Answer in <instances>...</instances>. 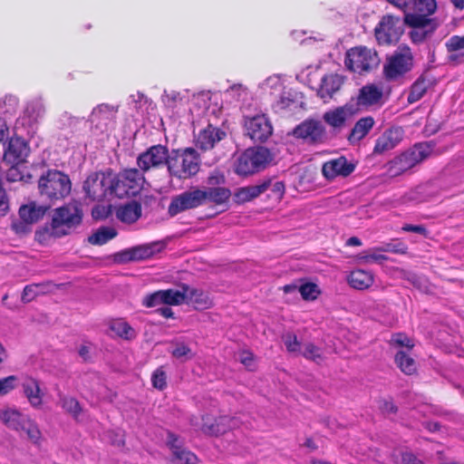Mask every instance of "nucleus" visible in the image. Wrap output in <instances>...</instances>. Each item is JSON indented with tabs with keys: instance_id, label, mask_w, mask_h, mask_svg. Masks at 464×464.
Wrapping results in <instances>:
<instances>
[{
	"instance_id": "nucleus-6",
	"label": "nucleus",
	"mask_w": 464,
	"mask_h": 464,
	"mask_svg": "<svg viewBox=\"0 0 464 464\" xmlns=\"http://www.w3.org/2000/svg\"><path fill=\"white\" fill-rule=\"evenodd\" d=\"M199 160L197 151L188 148L182 152L173 150L169 154L168 170L171 176L188 179L198 173Z\"/></svg>"
},
{
	"instance_id": "nucleus-12",
	"label": "nucleus",
	"mask_w": 464,
	"mask_h": 464,
	"mask_svg": "<svg viewBox=\"0 0 464 464\" xmlns=\"http://www.w3.org/2000/svg\"><path fill=\"white\" fill-rule=\"evenodd\" d=\"M405 17L384 15L374 29L379 44H391L399 41L404 32Z\"/></svg>"
},
{
	"instance_id": "nucleus-24",
	"label": "nucleus",
	"mask_w": 464,
	"mask_h": 464,
	"mask_svg": "<svg viewBox=\"0 0 464 464\" xmlns=\"http://www.w3.org/2000/svg\"><path fill=\"white\" fill-rule=\"evenodd\" d=\"M391 4L401 9H409L412 12H428L434 14L437 9L435 0H388Z\"/></svg>"
},
{
	"instance_id": "nucleus-56",
	"label": "nucleus",
	"mask_w": 464,
	"mask_h": 464,
	"mask_svg": "<svg viewBox=\"0 0 464 464\" xmlns=\"http://www.w3.org/2000/svg\"><path fill=\"white\" fill-rule=\"evenodd\" d=\"M9 210V200L5 189L3 187L2 175L0 174V215L4 216Z\"/></svg>"
},
{
	"instance_id": "nucleus-3",
	"label": "nucleus",
	"mask_w": 464,
	"mask_h": 464,
	"mask_svg": "<svg viewBox=\"0 0 464 464\" xmlns=\"http://www.w3.org/2000/svg\"><path fill=\"white\" fill-rule=\"evenodd\" d=\"M276 153L264 146H254L239 155L235 163V172L248 176L265 169L275 160Z\"/></svg>"
},
{
	"instance_id": "nucleus-48",
	"label": "nucleus",
	"mask_w": 464,
	"mask_h": 464,
	"mask_svg": "<svg viewBox=\"0 0 464 464\" xmlns=\"http://www.w3.org/2000/svg\"><path fill=\"white\" fill-rule=\"evenodd\" d=\"M298 293L304 300H314L316 298L317 285L314 283H305L299 286Z\"/></svg>"
},
{
	"instance_id": "nucleus-38",
	"label": "nucleus",
	"mask_w": 464,
	"mask_h": 464,
	"mask_svg": "<svg viewBox=\"0 0 464 464\" xmlns=\"http://www.w3.org/2000/svg\"><path fill=\"white\" fill-rule=\"evenodd\" d=\"M117 107L109 104H100L92 110L91 114V121H111L115 118Z\"/></svg>"
},
{
	"instance_id": "nucleus-44",
	"label": "nucleus",
	"mask_w": 464,
	"mask_h": 464,
	"mask_svg": "<svg viewBox=\"0 0 464 464\" xmlns=\"http://www.w3.org/2000/svg\"><path fill=\"white\" fill-rule=\"evenodd\" d=\"M173 460L182 464H197L198 462V457L190 450L183 448L178 453L172 454Z\"/></svg>"
},
{
	"instance_id": "nucleus-53",
	"label": "nucleus",
	"mask_w": 464,
	"mask_h": 464,
	"mask_svg": "<svg viewBox=\"0 0 464 464\" xmlns=\"http://www.w3.org/2000/svg\"><path fill=\"white\" fill-rule=\"evenodd\" d=\"M17 377L10 375L8 377L0 379V395H5L15 388V382Z\"/></svg>"
},
{
	"instance_id": "nucleus-42",
	"label": "nucleus",
	"mask_w": 464,
	"mask_h": 464,
	"mask_svg": "<svg viewBox=\"0 0 464 464\" xmlns=\"http://www.w3.org/2000/svg\"><path fill=\"white\" fill-rule=\"evenodd\" d=\"M170 353L173 357L183 362L192 359L194 356L192 350L183 342L175 343V347Z\"/></svg>"
},
{
	"instance_id": "nucleus-16",
	"label": "nucleus",
	"mask_w": 464,
	"mask_h": 464,
	"mask_svg": "<svg viewBox=\"0 0 464 464\" xmlns=\"http://www.w3.org/2000/svg\"><path fill=\"white\" fill-rule=\"evenodd\" d=\"M237 419L227 415L213 417L209 414L202 416L201 430L208 436H220L232 429L238 427Z\"/></svg>"
},
{
	"instance_id": "nucleus-43",
	"label": "nucleus",
	"mask_w": 464,
	"mask_h": 464,
	"mask_svg": "<svg viewBox=\"0 0 464 464\" xmlns=\"http://www.w3.org/2000/svg\"><path fill=\"white\" fill-rule=\"evenodd\" d=\"M60 404L64 411L73 417H77L82 411L79 401L73 397H60Z\"/></svg>"
},
{
	"instance_id": "nucleus-2",
	"label": "nucleus",
	"mask_w": 464,
	"mask_h": 464,
	"mask_svg": "<svg viewBox=\"0 0 464 464\" xmlns=\"http://www.w3.org/2000/svg\"><path fill=\"white\" fill-rule=\"evenodd\" d=\"M82 218L83 211L79 205L65 204L53 210L51 223L44 230L51 237L60 238L72 234L82 223Z\"/></svg>"
},
{
	"instance_id": "nucleus-37",
	"label": "nucleus",
	"mask_w": 464,
	"mask_h": 464,
	"mask_svg": "<svg viewBox=\"0 0 464 464\" xmlns=\"http://www.w3.org/2000/svg\"><path fill=\"white\" fill-rule=\"evenodd\" d=\"M394 361L397 367L407 375H411L417 371L415 360L404 351L397 352Z\"/></svg>"
},
{
	"instance_id": "nucleus-54",
	"label": "nucleus",
	"mask_w": 464,
	"mask_h": 464,
	"mask_svg": "<svg viewBox=\"0 0 464 464\" xmlns=\"http://www.w3.org/2000/svg\"><path fill=\"white\" fill-rule=\"evenodd\" d=\"M41 285L34 284V285H26L24 288L23 294H22V301L23 303L26 304L31 302L34 299V297L38 295V288H40Z\"/></svg>"
},
{
	"instance_id": "nucleus-59",
	"label": "nucleus",
	"mask_w": 464,
	"mask_h": 464,
	"mask_svg": "<svg viewBox=\"0 0 464 464\" xmlns=\"http://www.w3.org/2000/svg\"><path fill=\"white\" fill-rule=\"evenodd\" d=\"M360 259L362 261H363L364 263H378V264H382L383 261H386L388 259V257L382 254H378V253H372V254H368V255H364V256H362L360 257Z\"/></svg>"
},
{
	"instance_id": "nucleus-9",
	"label": "nucleus",
	"mask_w": 464,
	"mask_h": 464,
	"mask_svg": "<svg viewBox=\"0 0 464 464\" xmlns=\"http://www.w3.org/2000/svg\"><path fill=\"white\" fill-rule=\"evenodd\" d=\"M290 134L308 145L323 144L327 140L324 125L319 120L308 118L296 125Z\"/></svg>"
},
{
	"instance_id": "nucleus-28",
	"label": "nucleus",
	"mask_w": 464,
	"mask_h": 464,
	"mask_svg": "<svg viewBox=\"0 0 464 464\" xmlns=\"http://www.w3.org/2000/svg\"><path fill=\"white\" fill-rule=\"evenodd\" d=\"M141 205L136 200L120 206L116 209V217L123 223H135L141 216Z\"/></svg>"
},
{
	"instance_id": "nucleus-41",
	"label": "nucleus",
	"mask_w": 464,
	"mask_h": 464,
	"mask_svg": "<svg viewBox=\"0 0 464 464\" xmlns=\"http://www.w3.org/2000/svg\"><path fill=\"white\" fill-rule=\"evenodd\" d=\"M427 91V84L422 77H420L411 86L407 101L414 103L420 100Z\"/></svg>"
},
{
	"instance_id": "nucleus-22",
	"label": "nucleus",
	"mask_w": 464,
	"mask_h": 464,
	"mask_svg": "<svg viewBox=\"0 0 464 464\" xmlns=\"http://www.w3.org/2000/svg\"><path fill=\"white\" fill-rule=\"evenodd\" d=\"M225 136V131L208 124L205 129L199 131L196 145L202 150H211L214 148L215 144L224 139Z\"/></svg>"
},
{
	"instance_id": "nucleus-10",
	"label": "nucleus",
	"mask_w": 464,
	"mask_h": 464,
	"mask_svg": "<svg viewBox=\"0 0 464 464\" xmlns=\"http://www.w3.org/2000/svg\"><path fill=\"white\" fill-rule=\"evenodd\" d=\"M413 67V56L410 49L404 52H394L386 58L383 65V76L388 82L403 77Z\"/></svg>"
},
{
	"instance_id": "nucleus-4",
	"label": "nucleus",
	"mask_w": 464,
	"mask_h": 464,
	"mask_svg": "<svg viewBox=\"0 0 464 464\" xmlns=\"http://www.w3.org/2000/svg\"><path fill=\"white\" fill-rule=\"evenodd\" d=\"M41 197L47 199L59 200L67 197L72 189L69 176L57 169H48L38 179Z\"/></svg>"
},
{
	"instance_id": "nucleus-34",
	"label": "nucleus",
	"mask_w": 464,
	"mask_h": 464,
	"mask_svg": "<svg viewBox=\"0 0 464 464\" xmlns=\"http://www.w3.org/2000/svg\"><path fill=\"white\" fill-rule=\"evenodd\" d=\"M110 330L113 332L118 337L130 341L136 338L137 333L129 323L123 319L113 320L109 326Z\"/></svg>"
},
{
	"instance_id": "nucleus-17",
	"label": "nucleus",
	"mask_w": 464,
	"mask_h": 464,
	"mask_svg": "<svg viewBox=\"0 0 464 464\" xmlns=\"http://www.w3.org/2000/svg\"><path fill=\"white\" fill-rule=\"evenodd\" d=\"M353 104H345L327 111L323 114L324 121L333 129L334 134L339 133L346 126L348 121L355 113Z\"/></svg>"
},
{
	"instance_id": "nucleus-50",
	"label": "nucleus",
	"mask_w": 464,
	"mask_h": 464,
	"mask_svg": "<svg viewBox=\"0 0 464 464\" xmlns=\"http://www.w3.org/2000/svg\"><path fill=\"white\" fill-rule=\"evenodd\" d=\"M167 446L171 450L172 454L178 453V451L183 449V441L179 436L173 432L169 431L167 434Z\"/></svg>"
},
{
	"instance_id": "nucleus-15",
	"label": "nucleus",
	"mask_w": 464,
	"mask_h": 464,
	"mask_svg": "<svg viewBox=\"0 0 464 464\" xmlns=\"http://www.w3.org/2000/svg\"><path fill=\"white\" fill-rule=\"evenodd\" d=\"M246 135L254 142H265L273 133V127L265 115L246 117L244 121Z\"/></svg>"
},
{
	"instance_id": "nucleus-60",
	"label": "nucleus",
	"mask_w": 464,
	"mask_h": 464,
	"mask_svg": "<svg viewBox=\"0 0 464 464\" xmlns=\"http://www.w3.org/2000/svg\"><path fill=\"white\" fill-rule=\"evenodd\" d=\"M379 407L382 413L395 414L398 411V407L393 403L392 400H381Z\"/></svg>"
},
{
	"instance_id": "nucleus-46",
	"label": "nucleus",
	"mask_w": 464,
	"mask_h": 464,
	"mask_svg": "<svg viewBox=\"0 0 464 464\" xmlns=\"http://www.w3.org/2000/svg\"><path fill=\"white\" fill-rule=\"evenodd\" d=\"M390 344L398 347H406L409 350L412 349L414 343L405 334L396 333L392 335Z\"/></svg>"
},
{
	"instance_id": "nucleus-36",
	"label": "nucleus",
	"mask_w": 464,
	"mask_h": 464,
	"mask_svg": "<svg viewBox=\"0 0 464 464\" xmlns=\"http://www.w3.org/2000/svg\"><path fill=\"white\" fill-rule=\"evenodd\" d=\"M117 236L115 228L111 227H101L88 237V242L93 246H102Z\"/></svg>"
},
{
	"instance_id": "nucleus-21",
	"label": "nucleus",
	"mask_w": 464,
	"mask_h": 464,
	"mask_svg": "<svg viewBox=\"0 0 464 464\" xmlns=\"http://www.w3.org/2000/svg\"><path fill=\"white\" fill-rule=\"evenodd\" d=\"M270 185L271 179H266L259 184L239 188L235 191L233 199L237 205L251 201L266 191Z\"/></svg>"
},
{
	"instance_id": "nucleus-19",
	"label": "nucleus",
	"mask_w": 464,
	"mask_h": 464,
	"mask_svg": "<svg viewBox=\"0 0 464 464\" xmlns=\"http://www.w3.org/2000/svg\"><path fill=\"white\" fill-rule=\"evenodd\" d=\"M355 164L347 160L344 156L324 163L322 173L326 179L331 180L338 176L348 177L355 169Z\"/></svg>"
},
{
	"instance_id": "nucleus-8",
	"label": "nucleus",
	"mask_w": 464,
	"mask_h": 464,
	"mask_svg": "<svg viewBox=\"0 0 464 464\" xmlns=\"http://www.w3.org/2000/svg\"><path fill=\"white\" fill-rule=\"evenodd\" d=\"M109 169L91 173L83 182L85 198L92 202L111 201Z\"/></svg>"
},
{
	"instance_id": "nucleus-40",
	"label": "nucleus",
	"mask_w": 464,
	"mask_h": 464,
	"mask_svg": "<svg viewBox=\"0 0 464 464\" xmlns=\"http://www.w3.org/2000/svg\"><path fill=\"white\" fill-rule=\"evenodd\" d=\"M162 298L164 304L167 305H179L184 303L185 295L184 289L175 290V289H167L161 290Z\"/></svg>"
},
{
	"instance_id": "nucleus-57",
	"label": "nucleus",
	"mask_w": 464,
	"mask_h": 464,
	"mask_svg": "<svg viewBox=\"0 0 464 464\" xmlns=\"http://www.w3.org/2000/svg\"><path fill=\"white\" fill-rule=\"evenodd\" d=\"M207 182L209 185L208 188L221 187L225 184L226 179L219 171H214L208 176Z\"/></svg>"
},
{
	"instance_id": "nucleus-13",
	"label": "nucleus",
	"mask_w": 464,
	"mask_h": 464,
	"mask_svg": "<svg viewBox=\"0 0 464 464\" xmlns=\"http://www.w3.org/2000/svg\"><path fill=\"white\" fill-rule=\"evenodd\" d=\"M205 194L201 193V188L194 187L182 193L174 196L168 208V214L175 217L178 214L196 208L204 205Z\"/></svg>"
},
{
	"instance_id": "nucleus-20",
	"label": "nucleus",
	"mask_w": 464,
	"mask_h": 464,
	"mask_svg": "<svg viewBox=\"0 0 464 464\" xmlns=\"http://www.w3.org/2000/svg\"><path fill=\"white\" fill-rule=\"evenodd\" d=\"M430 14L428 12L406 13L405 23L410 27H420L423 31H427V35L430 37L440 24L437 18L429 17Z\"/></svg>"
},
{
	"instance_id": "nucleus-18",
	"label": "nucleus",
	"mask_w": 464,
	"mask_h": 464,
	"mask_svg": "<svg viewBox=\"0 0 464 464\" xmlns=\"http://www.w3.org/2000/svg\"><path fill=\"white\" fill-rule=\"evenodd\" d=\"M404 130L401 127H391L384 130L376 140L374 154H383L394 149L403 139Z\"/></svg>"
},
{
	"instance_id": "nucleus-47",
	"label": "nucleus",
	"mask_w": 464,
	"mask_h": 464,
	"mask_svg": "<svg viewBox=\"0 0 464 464\" xmlns=\"http://www.w3.org/2000/svg\"><path fill=\"white\" fill-rule=\"evenodd\" d=\"M302 354L306 359L319 362L322 360L321 349L314 343H305L303 347Z\"/></svg>"
},
{
	"instance_id": "nucleus-58",
	"label": "nucleus",
	"mask_w": 464,
	"mask_h": 464,
	"mask_svg": "<svg viewBox=\"0 0 464 464\" xmlns=\"http://www.w3.org/2000/svg\"><path fill=\"white\" fill-rule=\"evenodd\" d=\"M412 30L410 32V37L415 44H420L430 38L427 35V31H423L420 27H411Z\"/></svg>"
},
{
	"instance_id": "nucleus-61",
	"label": "nucleus",
	"mask_w": 464,
	"mask_h": 464,
	"mask_svg": "<svg viewBox=\"0 0 464 464\" xmlns=\"http://www.w3.org/2000/svg\"><path fill=\"white\" fill-rule=\"evenodd\" d=\"M115 260L119 263H128L134 261L131 248L122 250L115 255Z\"/></svg>"
},
{
	"instance_id": "nucleus-32",
	"label": "nucleus",
	"mask_w": 464,
	"mask_h": 464,
	"mask_svg": "<svg viewBox=\"0 0 464 464\" xmlns=\"http://www.w3.org/2000/svg\"><path fill=\"white\" fill-rule=\"evenodd\" d=\"M22 386L30 404L33 407L40 406L43 401V393L41 392L38 381L34 378H28L23 382Z\"/></svg>"
},
{
	"instance_id": "nucleus-31",
	"label": "nucleus",
	"mask_w": 464,
	"mask_h": 464,
	"mask_svg": "<svg viewBox=\"0 0 464 464\" xmlns=\"http://www.w3.org/2000/svg\"><path fill=\"white\" fill-rule=\"evenodd\" d=\"M348 283L354 289L364 290L373 284V275L362 269L353 270L348 276Z\"/></svg>"
},
{
	"instance_id": "nucleus-7",
	"label": "nucleus",
	"mask_w": 464,
	"mask_h": 464,
	"mask_svg": "<svg viewBox=\"0 0 464 464\" xmlns=\"http://www.w3.org/2000/svg\"><path fill=\"white\" fill-rule=\"evenodd\" d=\"M380 58L374 49L366 46H356L346 52L344 64L353 72H369L380 64Z\"/></svg>"
},
{
	"instance_id": "nucleus-55",
	"label": "nucleus",
	"mask_w": 464,
	"mask_h": 464,
	"mask_svg": "<svg viewBox=\"0 0 464 464\" xmlns=\"http://www.w3.org/2000/svg\"><path fill=\"white\" fill-rule=\"evenodd\" d=\"M284 343L289 352H297L301 349V343L295 334H288L284 337Z\"/></svg>"
},
{
	"instance_id": "nucleus-33",
	"label": "nucleus",
	"mask_w": 464,
	"mask_h": 464,
	"mask_svg": "<svg viewBox=\"0 0 464 464\" xmlns=\"http://www.w3.org/2000/svg\"><path fill=\"white\" fill-rule=\"evenodd\" d=\"M374 124V121L372 117H364L360 119L353 128L351 130L348 135V140L350 143L353 144L362 138H364L370 130L372 128Z\"/></svg>"
},
{
	"instance_id": "nucleus-35",
	"label": "nucleus",
	"mask_w": 464,
	"mask_h": 464,
	"mask_svg": "<svg viewBox=\"0 0 464 464\" xmlns=\"http://www.w3.org/2000/svg\"><path fill=\"white\" fill-rule=\"evenodd\" d=\"M163 248V246L159 242L150 244L140 245L131 247L134 261H140L151 257L156 253H159Z\"/></svg>"
},
{
	"instance_id": "nucleus-14",
	"label": "nucleus",
	"mask_w": 464,
	"mask_h": 464,
	"mask_svg": "<svg viewBox=\"0 0 464 464\" xmlns=\"http://www.w3.org/2000/svg\"><path fill=\"white\" fill-rule=\"evenodd\" d=\"M169 154L166 146L159 144L150 147L137 158L139 170L144 173L151 168H159L164 165L168 167Z\"/></svg>"
},
{
	"instance_id": "nucleus-25",
	"label": "nucleus",
	"mask_w": 464,
	"mask_h": 464,
	"mask_svg": "<svg viewBox=\"0 0 464 464\" xmlns=\"http://www.w3.org/2000/svg\"><path fill=\"white\" fill-rule=\"evenodd\" d=\"M343 83V78L338 74L324 75L321 80L317 95L322 99H331Z\"/></svg>"
},
{
	"instance_id": "nucleus-39",
	"label": "nucleus",
	"mask_w": 464,
	"mask_h": 464,
	"mask_svg": "<svg viewBox=\"0 0 464 464\" xmlns=\"http://www.w3.org/2000/svg\"><path fill=\"white\" fill-rule=\"evenodd\" d=\"M45 112L44 102L41 99H35L27 103L24 114L29 118L30 122H35L42 118Z\"/></svg>"
},
{
	"instance_id": "nucleus-49",
	"label": "nucleus",
	"mask_w": 464,
	"mask_h": 464,
	"mask_svg": "<svg viewBox=\"0 0 464 464\" xmlns=\"http://www.w3.org/2000/svg\"><path fill=\"white\" fill-rule=\"evenodd\" d=\"M161 295H162L161 290H159L152 294L147 295L142 300V304L145 307H156L160 304H164L163 298H162Z\"/></svg>"
},
{
	"instance_id": "nucleus-30",
	"label": "nucleus",
	"mask_w": 464,
	"mask_h": 464,
	"mask_svg": "<svg viewBox=\"0 0 464 464\" xmlns=\"http://www.w3.org/2000/svg\"><path fill=\"white\" fill-rule=\"evenodd\" d=\"M205 194L204 204L211 202L216 205H222L228 201L231 197V190L225 187L205 188L201 189Z\"/></svg>"
},
{
	"instance_id": "nucleus-63",
	"label": "nucleus",
	"mask_w": 464,
	"mask_h": 464,
	"mask_svg": "<svg viewBox=\"0 0 464 464\" xmlns=\"http://www.w3.org/2000/svg\"><path fill=\"white\" fill-rule=\"evenodd\" d=\"M406 279L418 289H422V287L424 286V279L414 273H408L406 276Z\"/></svg>"
},
{
	"instance_id": "nucleus-23",
	"label": "nucleus",
	"mask_w": 464,
	"mask_h": 464,
	"mask_svg": "<svg viewBox=\"0 0 464 464\" xmlns=\"http://www.w3.org/2000/svg\"><path fill=\"white\" fill-rule=\"evenodd\" d=\"M181 288L184 289V303L192 304L197 310H204L212 306L211 298L203 290L192 288L186 284H183Z\"/></svg>"
},
{
	"instance_id": "nucleus-45",
	"label": "nucleus",
	"mask_w": 464,
	"mask_h": 464,
	"mask_svg": "<svg viewBox=\"0 0 464 464\" xmlns=\"http://www.w3.org/2000/svg\"><path fill=\"white\" fill-rule=\"evenodd\" d=\"M161 100L167 108L173 110L181 102L182 98L180 93L177 91H164Z\"/></svg>"
},
{
	"instance_id": "nucleus-51",
	"label": "nucleus",
	"mask_w": 464,
	"mask_h": 464,
	"mask_svg": "<svg viewBox=\"0 0 464 464\" xmlns=\"http://www.w3.org/2000/svg\"><path fill=\"white\" fill-rule=\"evenodd\" d=\"M449 53L459 52L464 49V35H453L446 43Z\"/></svg>"
},
{
	"instance_id": "nucleus-1",
	"label": "nucleus",
	"mask_w": 464,
	"mask_h": 464,
	"mask_svg": "<svg viewBox=\"0 0 464 464\" xmlns=\"http://www.w3.org/2000/svg\"><path fill=\"white\" fill-rule=\"evenodd\" d=\"M109 173L111 199L136 197L143 188L145 178L139 169H124L119 172L109 169Z\"/></svg>"
},
{
	"instance_id": "nucleus-26",
	"label": "nucleus",
	"mask_w": 464,
	"mask_h": 464,
	"mask_svg": "<svg viewBox=\"0 0 464 464\" xmlns=\"http://www.w3.org/2000/svg\"><path fill=\"white\" fill-rule=\"evenodd\" d=\"M49 208L50 206L37 205L35 202H31L20 208L19 216L25 223L33 224L42 219Z\"/></svg>"
},
{
	"instance_id": "nucleus-52",
	"label": "nucleus",
	"mask_w": 464,
	"mask_h": 464,
	"mask_svg": "<svg viewBox=\"0 0 464 464\" xmlns=\"http://www.w3.org/2000/svg\"><path fill=\"white\" fill-rule=\"evenodd\" d=\"M165 372L161 369H157L151 376L153 387L160 391L164 390L167 386Z\"/></svg>"
},
{
	"instance_id": "nucleus-64",
	"label": "nucleus",
	"mask_w": 464,
	"mask_h": 464,
	"mask_svg": "<svg viewBox=\"0 0 464 464\" xmlns=\"http://www.w3.org/2000/svg\"><path fill=\"white\" fill-rule=\"evenodd\" d=\"M401 460L403 464H423V462L411 452L402 453Z\"/></svg>"
},
{
	"instance_id": "nucleus-62",
	"label": "nucleus",
	"mask_w": 464,
	"mask_h": 464,
	"mask_svg": "<svg viewBox=\"0 0 464 464\" xmlns=\"http://www.w3.org/2000/svg\"><path fill=\"white\" fill-rule=\"evenodd\" d=\"M271 188V191L273 192L274 196L276 197L278 199H281L282 197L285 194V184L282 181H276L274 183L271 182V185L269 186Z\"/></svg>"
},
{
	"instance_id": "nucleus-27",
	"label": "nucleus",
	"mask_w": 464,
	"mask_h": 464,
	"mask_svg": "<svg viewBox=\"0 0 464 464\" xmlns=\"http://www.w3.org/2000/svg\"><path fill=\"white\" fill-rule=\"evenodd\" d=\"M28 151L27 143L24 139L19 137L11 138L5 157L14 162H22L28 155Z\"/></svg>"
},
{
	"instance_id": "nucleus-11",
	"label": "nucleus",
	"mask_w": 464,
	"mask_h": 464,
	"mask_svg": "<svg viewBox=\"0 0 464 464\" xmlns=\"http://www.w3.org/2000/svg\"><path fill=\"white\" fill-rule=\"evenodd\" d=\"M2 421L9 428L16 431H24L27 438L34 443H37L41 438L38 426L26 415L16 410H6L1 414Z\"/></svg>"
},
{
	"instance_id": "nucleus-29",
	"label": "nucleus",
	"mask_w": 464,
	"mask_h": 464,
	"mask_svg": "<svg viewBox=\"0 0 464 464\" xmlns=\"http://www.w3.org/2000/svg\"><path fill=\"white\" fill-rule=\"evenodd\" d=\"M382 97V91L374 84H368L360 89L357 105L371 106L377 104Z\"/></svg>"
},
{
	"instance_id": "nucleus-5",
	"label": "nucleus",
	"mask_w": 464,
	"mask_h": 464,
	"mask_svg": "<svg viewBox=\"0 0 464 464\" xmlns=\"http://www.w3.org/2000/svg\"><path fill=\"white\" fill-rule=\"evenodd\" d=\"M432 147L428 142L416 143L388 163V171L392 176H399L426 160Z\"/></svg>"
}]
</instances>
